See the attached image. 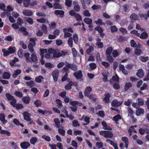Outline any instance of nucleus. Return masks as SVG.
Wrapping results in <instances>:
<instances>
[{"mask_svg":"<svg viewBox=\"0 0 149 149\" xmlns=\"http://www.w3.org/2000/svg\"><path fill=\"white\" fill-rule=\"evenodd\" d=\"M31 57H30V54L28 53H25L24 56L25 57L27 62L33 63H37L38 59L36 56V53H31Z\"/></svg>","mask_w":149,"mask_h":149,"instance_id":"f257e3e1","label":"nucleus"},{"mask_svg":"<svg viewBox=\"0 0 149 149\" xmlns=\"http://www.w3.org/2000/svg\"><path fill=\"white\" fill-rule=\"evenodd\" d=\"M100 135L103 136L104 137L111 138L113 137V134L110 131H99Z\"/></svg>","mask_w":149,"mask_h":149,"instance_id":"f03ea898","label":"nucleus"},{"mask_svg":"<svg viewBox=\"0 0 149 149\" xmlns=\"http://www.w3.org/2000/svg\"><path fill=\"white\" fill-rule=\"evenodd\" d=\"M15 51V47H9L8 50H6L5 49H3L2 50V52L3 53L4 55L5 56L9 55L10 54H12L14 53Z\"/></svg>","mask_w":149,"mask_h":149,"instance_id":"7ed1b4c3","label":"nucleus"},{"mask_svg":"<svg viewBox=\"0 0 149 149\" xmlns=\"http://www.w3.org/2000/svg\"><path fill=\"white\" fill-rule=\"evenodd\" d=\"M48 52L49 54H52L53 57L54 58L59 57V53L58 50L51 48L48 49Z\"/></svg>","mask_w":149,"mask_h":149,"instance_id":"20e7f679","label":"nucleus"},{"mask_svg":"<svg viewBox=\"0 0 149 149\" xmlns=\"http://www.w3.org/2000/svg\"><path fill=\"white\" fill-rule=\"evenodd\" d=\"M122 103V101H118L116 100H114L112 102L111 105L112 107H117L120 106Z\"/></svg>","mask_w":149,"mask_h":149,"instance_id":"39448f33","label":"nucleus"},{"mask_svg":"<svg viewBox=\"0 0 149 149\" xmlns=\"http://www.w3.org/2000/svg\"><path fill=\"white\" fill-rule=\"evenodd\" d=\"M59 71L57 70H54L52 73V75L55 81L56 82L58 80V76Z\"/></svg>","mask_w":149,"mask_h":149,"instance_id":"423d86ee","label":"nucleus"},{"mask_svg":"<svg viewBox=\"0 0 149 149\" xmlns=\"http://www.w3.org/2000/svg\"><path fill=\"white\" fill-rule=\"evenodd\" d=\"M22 13L25 16H30L33 15V13L31 10L26 9L24 10Z\"/></svg>","mask_w":149,"mask_h":149,"instance_id":"0eeeda50","label":"nucleus"},{"mask_svg":"<svg viewBox=\"0 0 149 149\" xmlns=\"http://www.w3.org/2000/svg\"><path fill=\"white\" fill-rule=\"evenodd\" d=\"M73 4L74 5V10L77 12L79 11L80 7L78 2L77 1H74L73 2Z\"/></svg>","mask_w":149,"mask_h":149,"instance_id":"6e6552de","label":"nucleus"},{"mask_svg":"<svg viewBox=\"0 0 149 149\" xmlns=\"http://www.w3.org/2000/svg\"><path fill=\"white\" fill-rule=\"evenodd\" d=\"M21 148L23 149H26L27 148L30 146V143L28 142H24L21 143Z\"/></svg>","mask_w":149,"mask_h":149,"instance_id":"1a4fd4ad","label":"nucleus"},{"mask_svg":"<svg viewBox=\"0 0 149 149\" xmlns=\"http://www.w3.org/2000/svg\"><path fill=\"white\" fill-rule=\"evenodd\" d=\"M74 75L75 76L77 79H79L81 78L82 76V72L80 70L74 73Z\"/></svg>","mask_w":149,"mask_h":149,"instance_id":"9d476101","label":"nucleus"},{"mask_svg":"<svg viewBox=\"0 0 149 149\" xmlns=\"http://www.w3.org/2000/svg\"><path fill=\"white\" fill-rule=\"evenodd\" d=\"M25 120L28 121H31V119L30 118V114L27 112H24L23 114Z\"/></svg>","mask_w":149,"mask_h":149,"instance_id":"9b49d317","label":"nucleus"},{"mask_svg":"<svg viewBox=\"0 0 149 149\" xmlns=\"http://www.w3.org/2000/svg\"><path fill=\"white\" fill-rule=\"evenodd\" d=\"M84 119V121L86 122V123H84V125H86L88 124L89 123L90 118L86 116H83L82 118L79 119L80 120H82Z\"/></svg>","mask_w":149,"mask_h":149,"instance_id":"f8f14e48","label":"nucleus"},{"mask_svg":"<svg viewBox=\"0 0 149 149\" xmlns=\"http://www.w3.org/2000/svg\"><path fill=\"white\" fill-rule=\"evenodd\" d=\"M136 74L139 77H142L144 76V72L142 69H139L138 70Z\"/></svg>","mask_w":149,"mask_h":149,"instance_id":"ddd939ff","label":"nucleus"},{"mask_svg":"<svg viewBox=\"0 0 149 149\" xmlns=\"http://www.w3.org/2000/svg\"><path fill=\"white\" fill-rule=\"evenodd\" d=\"M64 33V38H65L68 37H70L71 36L72 34L67 31L66 28H64L63 29Z\"/></svg>","mask_w":149,"mask_h":149,"instance_id":"4468645a","label":"nucleus"},{"mask_svg":"<svg viewBox=\"0 0 149 149\" xmlns=\"http://www.w3.org/2000/svg\"><path fill=\"white\" fill-rule=\"evenodd\" d=\"M110 97V94L107 93L105 95V96L103 100L106 103H108L109 102V98Z\"/></svg>","mask_w":149,"mask_h":149,"instance_id":"2eb2a0df","label":"nucleus"},{"mask_svg":"<svg viewBox=\"0 0 149 149\" xmlns=\"http://www.w3.org/2000/svg\"><path fill=\"white\" fill-rule=\"evenodd\" d=\"M22 100L25 104L29 103L30 100V99L29 97H23L22 99Z\"/></svg>","mask_w":149,"mask_h":149,"instance_id":"dca6fc26","label":"nucleus"},{"mask_svg":"<svg viewBox=\"0 0 149 149\" xmlns=\"http://www.w3.org/2000/svg\"><path fill=\"white\" fill-rule=\"evenodd\" d=\"M119 78L118 76L116 75L114 76L112 78V79L110 80V83L113 84L115 81H119Z\"/></svg>","mask_w":149,"mask_h":149,"instance_id":"f3484780","label":"nucleus"},{"mask_svg":"<svg viewBox=\"0 0 149 149\" xmlns=\"http://www.w3.org/2000/svg\"><path fill=\"white\" fill-rule=\"evenodd\" d=\"M113 49L112 47H108L106 51V55H111L113 51Z\"/></svg>","mask_w":149,"mask_h":149,"instance_id":"a211bd4d","label":"nucleus"},{"mask_svg":"<svg viewBox=\"0 0 149 149\" xmlns=\"http://www.w3.org/2000/svg\"><path fill=\"white\" fill-rule=\"evenodd\" d=\"M121 119V117L120 116L119 114H118L113 117V120L116 121V124H118L119 123L118 122V121Z\"/></svg>","mask_w":149,"mask_h":149,"instance_id":"6ab92c4d","label":"nucleus"},{"mask_svg":"<svg viewBox=\"0 0 149 149\" xmlns=\"http://www.w3.org/2000/svg\"><path fill=\"white\" fill-rule=\"evenodd\" d=\"M144 113V110L142 108L138 109L136 111V115L139 116L141 114H143Z\"/></svg>","mask_w":149,"mask_h":149,"instance_id":"aec40b11","label":"nucleus"},{"mask_svg":"<svg viewBox=\"0 0 149 149\" xmlns=\"http://www.w3.org/2000/svg\"><path fill=\"white\" fill-rule=\"evenodd\" d=\"M0 120L3 122V124H5L7 122V121L5 120V116L3 114H0Z\"/></svg>","mask_w":149,"mask_h":149,"instance_id":"412c9836","label":"nucleus"},{"mask_svg":"<svg viewBox=\"0 0 149 149\" xmlns=\"http://www.w3.org/2000/svg\"><path fill=\"white\" fill-rule=\"evenodd\" d=\"M91 91L92 88L91 87L88 86L87 87L84 92L85 95H88V94H89Z\"/></svg>","mask_w":149,"mask_h":149,"instance_id":"4be33fe9","label":"nucleus"},{"mask_svg":"<svg viewBox=\"0 0 149 149\" xmlns=\"http://www.w3.org/2000/svg\"><path fill=\"white\" fill-rule=\"evenodd\" d=\"M74 83L73 82L71 81L69 82V83L67 84L65 86V89L66 90H70L71 88V86Z\"/></svg>","mask_w":149,"mask_h":149,"instance_id":"5701e85b","label":"nucleus"},{"mask_svg":"<svg viewBox=\"0 0 149 149\" xmlns=\"http://www.w3.org/2000/svg\"><path fill=\"white\" fill-rule=\"evenodd\" d=\"M21 70L19 69L15 70V73H13V77L14 78H16L21 73Z\"/></svg>","mask_w":149,"mask_h":149,"instance_id":"b1692460","label":"nucleus"},{"mask_svg":"<svg viewBox=\"0 0 149 149\" xmlns=\"http://www.w3.org/2000/svg\"><path fill=\"white\" fill-rule=\"evenodd\" d=\"M84 21L86 23L88 24H91L92 22V19L88 17L85 18L84 19Z\"/></svg>","mask_w":149,"mask_h":149,"instance_id":"393cba45","label":"nucleus"},{"mask_svg":"<svg viewBox=\"0 0 149 149\" xmlns=\"http://www.w3.org/2000/svg\"><path fill=\"white\" fill-rule=\"evenodd\" d=\"M148 37V33L145 32H143L142 33L140 36V38L142 39H146Z\"/></svg>","mask_w":149,"mask_h":149,"instance_id":"a878e982","label":"nucleus"},{"mask_svg":"<svg viewBox=\"0 0 149 149\" xmlns=\"http://www.w3.org/2000/svg\"><path fill=\"white\" fill-rule=\"evenodd\" d=\"M122 140L125 143V148H127L129 143L128 139L126 137H124L122 138Z\"/></svg>","mask_w":149,"mask_h":149,"instance_id":"bb28decb","label":"nucleus"},{"mask_svg":"<svg viewBox=\"0 0 149 149\" xmlns=\"http://www.w3.org/2000/svg\"><path fill=\"white\" fill-rule=\"evenodd\" d=\"M95 30L98 31V32L100 33V35L103 36L104 34L102 33L103 30L100 26L97 27L95 28Z\"/></svg>","mask_w":149,"mask_h":149,"instance_id":"cd10ccee","label":"nucleus"},{"mask_svg":"<svg viewBox=\"0 0 149 149\" xmlns=\"http://www.w3.org/2000/svg\"><path fill=\"white\" fill-rule=\"evenodd\" d=\"M102 124L103 126L104 127V129L106 130H112V128L109 127H107V125L106 123L104 121H103L102 122Z\"/></svg>","mask_w":149,"mask_h":149,"instance_id":"c85d7f7f","label":"nucleus"},{"mask_svg":"<svg viewBox=\"0 0 149 149\" xmlns=\"http://www.w3.org/2000/svg\"><path fill=\"white\" fill-rule=\"evenodd\" d=\"M64 11L63 10H56L54 11V13L56 15H63L64 14Z\"/></svg>","mask_w":149,"mask_h":149,"instance_id":"c756f323","label":"nucleus"},{"mask_svg":"<svg viewBox=\"0 0 149 149\" xmlns=\"http://www.w3.org/2000/svg\"><path fill=\"white\" fill-rule=\"evenodd\" d=\"M30 0H23V3L24 6L25 7H28L30 5Z\"/></svg>","mask_w":149,"mask_h":149,"instance_id":"7c9ffc66","label":"nucleus"},{"mask_svg":"<svg viewBox=\"0 0 149 149\" xmlns=\"http://www.w3.org/2000/svg\"><path fill=\"white\" fill-rule=\"evenodd\" d=\"M49 27L50 29H55L56 26V24L55 22H51V23L49 24Z\"/></svg>","mask_w":149,"mask_h":149,"instance_id":"2f4dec72","label":"nucleus"},{"mask_svg":"<svg viewBox=\"0 0 149 149\" xmlns=\"http://www.w3.org/2000/svg\"><path fill=\"white\" fill-rule=\"evenodd\" d=\"M112 54L114 57L116 58L120 55V53L117 50L114 49L112 51Z\"/></svg>","mask_w":149,"mask_h":149,"instance_id":"473e14b6","label":"nucleus"},{"mask_svg":"<svg viewBox=\"0 0 149 149\" xmlns=\"http://www.w3.org/2000/svg\"><path fill=\"white\" fill-rule=\"evenodd\" d=\"M10 77V74L8 72H5L3 75V78L5 79H8Z\"/></svg>","mask_w":149,"mask_h":149,"instance_id":"72a5a7b5","label":"nucleus"},{"mask_svg":"<svg viewBox=\"0 0 149 149\" xmlns=\"http://www.w3.org/2000/svg\"><path fill=\"white\" fill-rule=\"evenodd\" d=\"M34 46L31 43H29L28 45V47L29 50L31 52V53L35 52L33 49V47Z\"/></svg>","mask_w":149,"mask_h":149,"instance_id":"f704fd0d","label":"nucleus"},{"mask_svg":"<svg viewBox=\"0 0 149 149\" xmlns=\"http://www.w3.org/2000/svg\"><path fill=\"white\" fill-rule=\"evenodd\" d=\"M14 107H15L17 110L21 109L24 108L23 104L20 103L16 104Z\"/></svg>","mask_w":149,"mask_h":149,"instance_id":"c9c22d12","label":"nucleus"},{"mask_svg":"<svg viewBox=\"0 0 149 149\" xmlns=\"http://www.w3.org/2000/svg\"><path fill=\"white\" fill-rule=\"evenodd\" d=\"M139 59L143 62H146L149 60V57L148 56L144 57L141 56L139 58Z\"/></svg>","mask_w":149,"mask_h":149,"instance_id":"e433bc0d","label":"nucleus"},{"mask_svg":"<svg viewBox=\"0 0 149 149\" xmlns=\"http://www.w3.org/2000/svg\"><path fill=\"white\" fill-rule=\"evenodd\" d=\"M107 61L110 63H112L114 60L113 57L111 55H106Z\"/></svg>","mask_w":149,"mask_h":149,"instance_id":"4c0bfd02","label":"nucleus"},{"mask_svg":"<svg viewBox=\"0 0 149 149\" xmlns=\"http://www.w3.org/2000/svg\"><path fill=\"white\" fill-rule=\"evenodd\" d=\"M43 77L42 76H39L37 77H36L35 78V81L36 82L38 83H40L42 81V80L43 79Z\"/></svg>","mask_w":149,"mask_h":149,"instance_id":"58836bf2","label":"nucleus"},{"mask_svg":"<svg viewBox=\"0 0 149 149\" xmlns=\"http://www.w3.org/2000/svg\"><path fill=\"white\" fill-rule=\"evenodd\" d=\"M94 48L93 46H91L89 47V48L88 49L86 50V52L88 54H89L91 52L94 50Z\"/></svg>","mask_w":149,"mask_h":149,"instance_id":"ea45409f","label":"nucleus"},{"mask_svg":"<svg viewBox=\"0 0 149 149\" xmlns=\"http://www.w3.org/2000/svg\"><path fill=\"white\" fill-rule=\"evenodd\" d=\"M132 86L131 83L130 82H127L125 85V91L127 90Z\"/></svg>","mask_w":149,"mask_h":149,"instance_id":"a19ab883","label":"nucleus"},{"mask_svg":"<svg viewBox=\"0 0 149 149\" xmlns=\"http://www.w3.org/2000/svg\"><path fill=\"white\" fill-rule=\"evenodd\" d=\"M54 121L55 123L56 127L59 128L60 127V122L58 119L55 118L54 119Z\"/></svg>","mask_w":149,"mask_h":149,"instance_id":"79ce46f5","label":"nucleus"},{"mask_svg":"<svg viewBox=\"0 0 149 149\" xmlns=\"http://www.w3.org/2000/svg\"><path fill=\"white\" fill-rule=\"evenodd\" d=\"M96 24L100 25H104L105 23L102 22V20L101 19H98L97 21L95 22Z\"/></svg>","mask_w":149,"mask_h":149,"instance_id":"37998d69","label":"nucleus"},{"mask_svg":"<svg viewBox=\"0 0 149 149\" xmlns=\"http://www.w3.org/2000/svg\"><path fill=\"white\" fill-rule=\"evenodd\" d=\"M27 85L29 86L30 87H32L34 86V82L32 81H30L26 82Z\"/></svg>","mask_w":149,"mask_h":149,"instance_id":"c03bdc74","label":"nucleus"},{"mask_svg":"<svg viewBox=\"0 0 149 149\" xmlns=\"http://www.w3.org/2000/svg\"><path fill=\"white\" fill-rule=\"evenodd\" d=\"M11 101L10 102V104L14 107L16 104L17 100L14 98H13Z\"/></svg>","mask_w":149,"mask_h":149,"instance_id":"a18cd8bd","label":"nucleus"},{"mask_svg":"<svg viewBox=\"0 0 149 149\" xmlns=\"http://www.w3.org/2000/svg\"><path fill=\"white\" fill-rule=\"evenodd\" d=\"M130 18L135 20H137L139 19L138 16L136 14L134 13L132 14L131 15Z\"/></svg>","mask_w":149,"mask_h":149,"instance_id":"49530a36","label":"nucleus"},{"mask_svg":"<svg viewBox=\"0 0 149 149\" xmlns=\"http://www.w3.org/2000/svg\"><path fill=\"white\" fill-rule=\"evenodd\" d=\"M142 53L141 50L139 49H136L134 52V53L135 54L137 55H140Z\"/></svg>","mask_w":149,"mask_h":149,"instance_id":"de8ad7c7","label":"nucleus"},{"mask_svg":"<svg viewBox=\"0 0 149 149\" xmlns=\"http://www.w3.org/2000/svg\"><path fill=\"white\" fill-rule=\"evenodd\" d=\"M111 31L112 33L117 32L118 31V29L115 26H111L110 28Z\"/></svg>","mask_w":149,"mask_h":149,"instance_id":"09e8293b","label":"nucleus"},{"mask_svg":"<svg viewBox=\"0 0 149 149\" xmlns=\"http://www.w3.org/2000/svg\"><path fill=\"white\" fill-rule=\"evenodd\" d=\"M73 38L74 42L76 44H77L78 40V35L76 34H74Z\"/></svg>","mask_w":149,"mask_h":149,"instance_id":"8fccbe9b","label":"nucleus"},{"mask_svg":"<svg viewBox=\"0 0 149 149\" xmlns=\"http://www.w3.org/2000/svg\"><path fill=\"white\" fill-rule=\"evenodd\" d=\"M56 102L57 104H58L57 106L58 107V108L61 109L62 106L61 101L59 99H57L56 100Z\"/></svg>","mask_w":149,"mask_h":149,"instance_id":"3c124183","label":"nucleus"},{"mask_svg":"<svg viewBox=\"0 0 149 149\" xmlns=\"http://www.w3.org/2000/svg\"><path fill=\"white\" fill-rule=\"evenodd\" d=\"M68 43L69 45L71 47L73 46V40L72 38H70L68 40Z\"/></svg>","mask_w":149,"mask_h":149,"instance_id":"603ef678","label":"nucleus"},{"mask_svg":"<svg viewBox=\"0 0 149 149\" xmlns=\"http://www.w3.org/2000/svg\"><path fill=\"white\" fill-rule=\"evenodd\" d=\"M15 94L16 96L19 97L21 98L23 97V95L22 93L19 91H16L15 92Z\"/></svg>","mask_w":149,"mask_h":149,"instance_id":"864d4df0","label":"nucleus"},{"mask_svg":"<svg viewBox=\"0 0 149 149\" xmlns=\"http://www.w3.org/2000/svg\"><path fill=\"white\" fill-rule=\"evenodd\" d=\"M37 107L40 106L42 104L41 102L39 100H37L34 103Z\"/></svg>","mask_w":149,"mask_h":149,"instance_id":"5fc2aeb1","label":"nucleus"},{"mask_svg":"<svg viewBox=\"0 0 149 149\" xmlns=\"http://www.w3.org/2000/svg\"><path fill=\"white\" fill-rule=\"evenodd\" d=\"M37 141V138L35 137H32L30 140L31 143L33 144H34Z\"/></svg>","mask_w":149,"mask_h":149,"instance_id":"6e6d98bb","label":"nucleus"},{"mask_svg":"<svg viewBox=\"0 0 149 149\" xmlns=\"http://www.w3.org/2000/svg\"><path fill=\"white\" fill-rule=\"evenodd\" d=\"M65 1L66 5L68 7H70L72 4V1L71 0H66Z\"/></svg>","mask_w":149,"mask_h":149,"instance_id":"4d7b16f0","label":"nucleus"},{"mask_svg":"<svg viewBox=\"0 0 149 149\" xmlns=\"http://www.w3.org/2000/svg\"><path fill=\"white\" fill-rule=\"evenodd\" d=\"M53 8L54 9H61V6L58 3H55L53 4Z\"/></svg>","mask_w":149,"mask_h":149,"instance_id":"13d9d810","label":"nucleus"},{"mask_svg":"<svg viewBox=\"0 0 149 149\" xmlns=\"http://www.w3.org/2000/svg\"><path fill=\"white\" fill-rule=\"evenodd\" d=\"M46 19L43 17L37 19V21L38 22L41 23H45L46 22Z\"/></svg>","mask_w":149,"mask_h":149,"instance_id":"bf43d9fd","label":"nucleus"},{"mask_svg":"<svg viewBox=\"0 0 149 149\" xmlns=\"http://www.w3.org/2000/svg\"><path fill=\"white\" fill-rule=\"evenodd\" d=\"M72 125L73 126L76 127L79 126L80 124L79 123L78 121L77 120H74L72 121Z\"/></svg>","mask_w":149,"mask_h":149,"instance_id":"052dcab7","label":"nucleus"},{"mask_svg":"<svg viewBox=\"0 0 149 149\" xmlns=\"http://www.w3.org/2000/svg\"><path fill=\"white\" fill-rule=\"evenodd\" d=\"M138 102L139 105L142 106L144 104V101L141 98H138Z\"/></svg>","mask_w":149,"mask_h":149,"instance_id":"680f3d73","label":"nucleus"},{"mask_svg":"<svg viewBox=\"0 0 149 149\" xmlns=\"http://www.w3.org/2000/svg\"><path fill=\"white\" fill-rule=\"evenodd\" d=\"M96 146L98 148H102L103 146V143L102 142H97L96 144Z\"/></svg>","mask_w":149,"mask_h":149,"instance_id":"e2e57ef3","label":"nucleus"},{"mask_svg":"<svg viewBox=\"0 0 149 149\" xmlns=\"http://www.w3.org/2000/svg\"><path fill=\"white\" fill-rule=\"evenodd\" d=\"M0 133L1 134H6L8 136H10V132L7 130H2Z\"/></svg>","mask_w":149,"mask_h":149,"instance_id":"0e129e2a","label":"nucleus"},{"mask_svg":"<svg viewBox=\"0 0 149 149\" xmlns=\"http://www.w3.org/2000/svg\"><path fill=\"white\" fill-rule=\"evenodd\" d=\"M74 17L76 18V20L77 21H80L81 20V16L78 13H76L75 14Z\"/></svg>","mask_w":149,"mask_h":149,"instance_id":"69168bd1","label":"nucleus"},{"mask_svg":"<svg viewBox=\"0 0 149 149\" xmlns=\"http://www.w3.org/2000/svg\"><path fill=\"white\" fill-rule=\"evenodd\" d=\"M6 97L9 101H11L12 99L14 98L13 96L9 93H7L6 94Z\"/></svg>","mask_w":149,"mask_h":149,"instance_id":"338daca9","label":"nucleus"},{"mask_svg":"<svg viewBox=\"0 0 149 149\" xmlns=\"http://www.w3.org/2000/svg\"><path fill=\"white\" fill-rule=\"evenodd\" d=\"M119 30L123 34H126L127 33V30L123 28H120Z\"/></svg>","mask_w":149,"mask_h":149,"instance_id":"774afa93","label":"nucleus"}]
</instances>
